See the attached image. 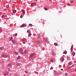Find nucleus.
<instances>
[{
    "mask_svg": "<svg viewBox=\"0 0 76 76\" xmlns=\"http://www.w3.org/2000/svg\"><path fill=\"white\" fill-rule=\"evenodd\" d=\"M8 66H9L10 67H11V66H12V64H8Z\"/></svg>",
    "mask_w": 76,
    "mask_h": 76,
    "instance_id": "17",
    "label": "nucleus"
},
{
    "mask_svg": "<svg viewBox=\"0 0 76 76\" xmlns=\"http://www.w3.org/2000/svg\"><path fill=\"white\" fill-rule=\"evenodd\" d=\"M6 7L7 9H9V5H7L6 6Z\"/></svg>",
    "mask_w": 76,
    "mask_h": 76,
    "instance_id": "11",
    "label": "nucleus"
},
{
    "mask_svg": "<svg viewBox=\"0 0 76 76\" xmlns=\"http://www.w3.org/2000/svg\"><path fill=\"white\" fill-rule=\"evenodd\" d=\"M23 17V16H22V15H21L20 16V18H22Z\"/></svg>",
    "mask_w": 76,
    "mask_h": 76,
    "instance_id": "29",
    "label": "nucleus"
},
{
    "mask_svg": "<svg viewBox=\"0 0 76 76\" xmlns=\"http://www.w3.org/2000/svg\"><path fill=\"white\" fill-rule=\"evenodd\" d=\"M75 72H76V69L75 70Z\"/></svg>",
    "mask_w": 76,
    "mask_h": 76,
    "instance_id": "51",
    "label": "nucleus"
},
{
    "mask_svg": "<svg viewBox=\"0 0 76 76\" xmlns=\"http://www.w3.org/2000/svg\"><path fill=\"white\" fill-rule=\"evenodd\" d=\"M25 39L26 40V39H25Z\"/></svg>",
    "mask_w": 76,
    "mask_h": 76,
    "instance_id": "52",
    "label": "nucleus"
},
{
    "mask_svg": "<svg viewBox=\"0 0 76 76\" xmlns=\"http://www.w3.org/2000/svg\"><path fill=\"white\" fill-rule=\"evenodd\" d=\"M4 23H6V21H5Z\"/></svg>",
    "mask_w": 76,
    "mask_h": 76,
    "instance_id": "50",
    "label": "nucleus"
},
{
    "mask_svg": "<svg viewBox=\"0 0 76 76\" xmlns=\"http://www.w3.org/2000/svg\"><path fill=\"white\" fill-rule=\"evenodd\" d=\"M16 10H14V11H13V13H16Z\"/></svg>",
    "mask_w": 76,
    "mask_h": 76,
    "instance_id": "20",
    "label": "nucleus"
},
{
    "mask_svg": "<svg viewBox=\"0 0 76 76\" xmlns=\"http://www.w3.org/2000/svg\"><path fill=\"white\" fill-rule=\"evenodd\" d=\"M46 38H44V40L43 39V40H44V41H46Z\"/></svg>",
    "mask_w": 76,
    "mask_h": 76,
    "instance_id": "36",
    "label": "nucleus"
},
{
    "mask_svg": "<svg viewBox=\"0 0 76 76\" xmlns=\"http://www.w3.org/2000/svg\"><path fill=\"white\" fill-rule=\"evenodd\" d=\"M50 61L51 62H54V59H51L50 60Z\"/></svg>",
    "mask_w": 76,
    "mask_h": 76,
    "instance_id": "19",
    "label": "nucleus"
},
{
    "mask_svg": "<svg viewBox=\"0 0 76 76\" xmlns=\"http://www.w3.org/2000/svg\"><path fill=\"white\" fill-rule=\"evenodd\" d=\"M31 35L30 34V33H29L28 34V37H31Z\"/></svg>",
    "mask_w": 76,
    "mask_h": 76,
    "instance_id": "27",
    "label": "nucleus"
},
{
    "mask_svg": "<svg viewBox=\"0 0 76 76\" xmlns=\"http://www.w3.org/2000/svg\"><path fill=\"white\" fill-rule=\"evenodd\" d=\"M27 32H28H28H29V31H28V30H27Z\"/></svg>",
    "mask_w": 76,
    "mask_h": 76,
    "instance_id": "45",
    "label": "nucleus"
},
{
    "mask_svg": "<svg viewBox=\"0 0 76 76\" xmlns=\"http://www.w3.org/2000/svg\"><path fill=\"white\" fill-rule=\"evenodd\" d=\"M15 53L16 54H18V53L17 52H15Z\"/></svg>",
    "mask_w": 76,
    "mask_h": 76,
    "instance_id": "38",
    "label": "nucleus"
},
{
    "mask_svg": "<svg viewBox=\"0 0 76 76\" xmlns=\"http://www.w3.org/2000/svg\"><path fill=\"white\" fill-rule=\"evenodd\" d=\"M55 53H54V52H53V53H52V54L53 55V56H54V55H55Z\"/></svg>",
    "mask_w": 76,
    "mask_h": 76,
    "instance_id": "24",
    "label": "nucleus"
},
{
    "mask_svg": "<svg viewBox=\"0 0 76 76\" xmlns=\"http://www.w3.org/2000/svg\"><path fill=\"white\" fill-rule=\"evenodd\" d=\"M65 75H67V73H66L65 74Z\"/></svg>",
    "mask_w": 76,
    "mask_h": 76,
    "instance_id": "40",
    "label": "nucleus"
},
{
    "mask_svg": "<svg viewBox=\"0 0 76 76\" xmlns=\"http://www.w3.org/2000/svg\"><path fill=\"white\" fill-rule=\"evenodd\" d=\"M2 32V30L1 29H0V32Z\"/></svg>",
    "mask_w": 76,
    "mask_h": 76,
    "instance_id": "30",
    "label": "nucleus"
},
{
    "mask_svg": "<svg viewBox=\"0 0 76 76\" xmlns=\"http://www.w3.org/2000/svg\"><path fill=\"white\" fill-rule=\"evenodd\" d=\"M34 56V53H32V54H30V58H32V57H33Z\"/></svg>",
    "mask_w": 76,
    "mask_h": 76,
    "instance_id": "7",
    "label": "nucleus"
},
{
    "mask_svg": "<svg viewBox=\"0 0 76 76\" xmlns=\"http://www.w3.org/2000/svg\"><path fill=\"white\" fill-rule=\"evenodd\" d=\"M66 53L65 52H64L63 54H66Z\"/></svg>",
    "mask_w": 76,
    "mask_h": 76,
    "instance_id": "32",
    "label": "nucleus"
},
{
    "mask_svg": "<svg viewBox=\"0 0 76 76\" xmlns=\"http://www.w3.org/2000/svg\"><path fill=\"white\" fill-rule=\"evenodd\" d=\"M73 45L72 46L71 48V51H73Z\"/></svg>",
    "mask_w": 76,
    "mask_h": 76,
    "instance_id": "6",
    "label": "nucleus"
},
{
    "mask_svg": "<svg viewBox=\"0 0 76 76\" xmlns=\"http://www.w3.org/2000/svg\"><path fill=\"white\" fill-rule=\"evenodd\" d=\"M56 69H57V67L56 68Z\"/></svg>",
    "mask_w": 76,
    "mask_h": 76,
    "instance_id": "53",
    "label": "nucleus"
},
{
    "mask_svg": "<svg viewBox=\"0 0 76 76\" xmlns=\"http://www.w3.org/2000/svg\"><path fill=\"white\" fill-rule=\"evenodd\" d=\"M60 60V61H61V62H63L64 60V57H61Z\"/></svg>",
    "mask_w": 76,
    "mask_h": 76,
    "instance_id": "1",
    "label": "nucleus"
},
{
    "mask_svg": "<svg viewBox=\"0 0 76 76\" xmlns=\"http://www.w3.org/2000/svg\"><path fill=\"white\" fill-rule=\"evenodd\" d=\"M72 55L73 56H75V53H72Z\"/></svg>",
    "mask_w": 76,
    "mask_h": 76,
    "instance_id": "22",
    "label": "nucleus"
},
{
    "mask_svg": "<svg viewBox=\"0 0 76 76\" xmlns=\"http://www.w3.org/2000/svg\"><path fill=\"white\" fill-rule=\"evenodd\" d=\"M4 17H7V15H5V16H4Z\"/></svg>",
    "mask_w": 76,
    "mask_h": 76,
    "instance_id": "42",
    "label": "nucleus"
},
{
    "mask_svg": "<svg viewBox=\"0 0 76 76\" xmlns=\"http://www.w3.org/2000/svg\"><path fill=\"white\" fill-rule=\"evenodd\" d=\"M9 74V72H7L6 73H5L4 74V76H6V75H8V74Z\"/></svg>",
    "mask_w": 76,
    "mask_h": 76,
    "instance_id": "10",
    "label": "nucleus"
},
{
    "mask_svg": "<svg viewBox=\"0 0 76 76\" xmlns=\"http://www.w3.org/2000/svg\"><path fill=\"white\" fill-rule=\"evenodd\" d=\"M8 70L10 72V69H8Z\"/></svg>",
    "mask_w": 76,
    "mask_h": 76,
    "instance_id": "48",
    "label": "nucleus"
},
{
    "mask_svg": "<svg viewBox=\"0 0 76 76\" xmlns=\"http://www.w3.org/2000/svg\"><path fill=\"white\" fill-rule=\"evenodd\" d=\"M37 44L38 45H40L41 44V42H40V41L39 40L37 42Z\"/></svg>",
    "mask_w": 76,
    "mask_h": 76,
    "instance_id": "8",
    "label": "nucleus"
},
{
    "mask_svg": "<svg viewBox=\"0 0 76 76\" xmlns=\"http://www.w3.org/2000/svg\"><path fill=\"white\" fill-rule=\"evenodd\" d=\"M44 9H45V10H47V8H46L45 7L44 8Z\"/></svg>",
    "mask_w": 76,
    "mask_h": 76,
    "instance_id": "34",
    "label": "nucleus"
},
{
    "mask_svg": "<svg viewBox=\"0 0 76 76\" xmlns=\"http://www.w3.org/2000/svg\"><path fill=\"white\" fill-rule=\"evenodd\" d=\"M22 41H25V39H23L22 40Z\"/></svg>",
    "mask_w": 76,
    "mask_h": 76,
    "instance_id": "39",
    "label": "nucleus"
},
{
    "mask_svg": "<svg viewBox=\"0 0 76 76\" xmlns=\"http://www.w3.org/2000/svg\"><path fill=\"white\" fill-rule=\"evenodd\" d=\"M74 65H73L71 66L70 67L72 68V67H74Z\"/></svg>",
    "mask_w": 76,
    "mask_h": 76,
    "instance_id": "37",
    "label": "nucleus"
},
{
    "mask_svg": "<svg viewBox=\"0 0 76 76\" xmlns=\"http://www.w3.org/2000/svg\"><path fill=\"white\" fill-rule=\"evenodd\" d=\"M12 15H13V14H12Z\"/></svg>",
    "mask_w": 76,
    "mask_h": 76,
    "instance_id": "54",
    "label": "nucleus"
},
{
    "mask_svg": "<svg viewBox=\"0 0 76 76\" xmlns=\"http://www.w3.org/2000/svg\"><path fill=\"white\" fill-rule=\"evenodd\" d=\"M72 63L71 62H70L69 63V65L70 66L72 65Z\"/></svg>",
    "mask_w": 76,
    "mask_h": 76,
    "instance_id": "23",
    "label": "nucleus"
},
{
    "mask_svg": "<svg viewBox=\"0 0 76 76\" xmlns=\"http://www.w3.org/2000/svg\"><path fill=\"white\" fill-rule=\"evenodd\" d=\"M4 56H5V55L4 54L2 55H1V57H4Z\"/></svg>",
    "mask_w": 76,
    "mask_h": 76,
    "instance_id": "26",
    "label": "nucleus"
},
{
    "mask_svg": "<svg viewBox=\"0 0 76 76\" xmlns=\"http://www.w3.org/2000/svg\"><path fill=\"white\" fill-rule=\"evenodd\" d=\"M20 56H18L17 58V60H19V59H20Z\"/></svg>",
    "mask_w": 76,
    "mask_h": 76,
    "instance_id": "14",
    "label": "nucleus"
},
{
    "mask_svg": "<svg viewBox=\"0 0 76 76\" xmlns=\"http://www.w3.org/2000/svg\"><path fill=\"white\" fill-rule=\"evenodd\" d=\"M16 66H20V63H17L16 64Z\"/></svg>",
    "mask_w": 76,
    "mask_h": 76,
    "instance_id": "9",
    "label": "nucleus"
},
{
    "mask_svg": "<svg viewBox=\"0 0 76 76\" xmlns=\"http://www.w3.org/2000/svg\"><path fill=\"white\" fill-rule=\"evenodd\" d=\"M61 70L63 71V69H61Z\"/></svg>",
    "mask_w": 76,
    "mask_h": 76,
    "instance_id": "47",
    "label": "nucleus"
},
{
    "mask_svg": "<svg viewBox=\"0 0 76 76\" xmlns=\"http://www.w3.org/2000/svg\"><path fill=\"white\" fill-rule=\"evenodd\" d=\"M53 75L54 76H56V75H57L58 74H57V72H56V71H54L53 72Z\"/></svg>",
    "mask_w": 76,
    "mask_h": 76,
    "instance_id": "3",
    "label": "nucleus"
},
{
    "mask_svg": "<svg viewBox=\"0 0 76 76\" xmlns=\"http://www.w3.org/2000/svg\"><path fill=\"white\" fill-rule=\"evenodd\" d=\"M24 24H25L24 23H23L22 25L20 26V27L21 28H22V27H24Z\"/></svg>",
    "mask_w": 76,
    "mask_h": 76,
    "instance_id": "12",
    "label": "nucleus"
},
{
    "mask_svg": "<svg viewBox=\"0 0 76 76\" xmlns=\"http://www.w3.org/2000/svg\"><path fill=\"white\" fill-rule=\"evenodd\" d=\"M48 39L47 38H46V41H48Z\"/></svg>",
    "mask_w": 76,
    "mask_h": 76,
    "instance_id": "31",
    "label": "nucleus"
},
{
    "mask_svg": "<svg viewBox=\"0 0 76 76\" xmlns=\"http://www.w3.org/2000/svg\"><path fill=\"white\" fill-rule=\"evenodd\" d=\"M4 16H5V15H3V17H5Z\"/></svg>",
    "mask_w": 76,
    "mask_h": 76,
    "instance_id": "49",
    "label": "nucleus"
},
{
    "mask_svg": "<svg viewBox=\"0 0 76 76\" xmlns=\"http://www.w3.org/2000/svg\"><path fill=\"white\" fill-rule=\"evenodd\" d=\"M12 41L13 43H15V42H16V41H15V40H12Z\"/></svg>",
    "mask_w": 76,
    "mask_h": 76,
    "instance_id": "13",
    "label": "nucleus"
},
{
    "mask_svg": "<svg viewBox=\"0 0 76 76\" xmlns=\"http://www.w3.org/2000/svg\"><path fill=\"white\" fill-rule=\"evenodd\" d=\"M68 6H70V4H68Z\"/></svg>",
    "mask_w": 76,
    "mask_h": 76,
    "instance_id": "44",
    "label": "nucleus"
},
{
    "mask_svg": "<svg viewBox=\"0 0 76 76\" xmlns=\"http://www.w3.org/2000/svg\"><path fill=\"white\" fill-rule=\"evenodd\" d=\"M3 47H0L1 50H3Z\"/></svg>",
    "mask_w": 76,
    "mask_h": 76,
    "instance_id": "15",
    "label": "nucleus"
},
{
    "mask_svg": "<svg viewBox=\"0 0 76 76\" xmlns=\"http://www.w3.org/2000/svg\"><path fill=\"white\" fill-rule=\"evenodd\" d=\"M71 67L70 66V67H69V69H71Z\"/></svg>",
    "mask_w": 76,
    "mask_h": 76,
    "instance_id": "46",
    "label": "nucleus"
},
{
    "mask_svg": "<svg viewBox=\"0 0 76 76\" xmlns=\"http://www.w3.org/2000/svg\"><path fill=\"white\" fill-rule=\"evenodd\" d=\"M29 25L30 26H32V24H29Z\"/></svg>",
    "mask_w": 76,
    "mask_h": 76,
    "instance_id": "28",
    "label": "nucleus"
},
{
    "mask_svg": "<svg viewBox=\"0 0 76 76\" xmlns=\"http://www.w3.org/2000/svg\"><path fill=\"white\" fill-rule=\"evenodd\" d=\"M54 45H55V46H57V45H58V44L56 43H55L54 44Z\"/></svg>",
    "mask_w": 76,
    "mask_h": 76,
    "instance_id": "16",
    "label": "nucleus"
},
{
    "mask_svg": "<svg viewBox=\"0 0 76 76\" xmlns=\"http://www.w3.org/2000/svg\"><path fill=\"white\" fill-rule=\"evenodd\" d=\"M25 72L26 73H28V71H25Z\"/></svg>",
    "mask_w": 76,
    "mask_h": 76,
    "instance_id": "33",
    "label": "nucleus"
},
{
    "mask_svg": "<svg viewBox=\"0 0 76 76\" xmlns=\"http://www.w3.org/2000/svg\"><path fill=\"white\" fill-rule=\"evenodd\" d=\"M19 51L21 54H23V49L22 48H20L19 50Z\"/></svg>",
    "mask_w": 76,
    "mask_h": 76,
    "instance_id": "2",
    "label": "nucleus"
},
{
    "mask_svg": "<svg viewBox=\"0 0 76 76\" xmlns=\"http://www.w3.org/2000/svg\"><path fill=\"white\" fill-rule=\"evenodd\" d=\"M9 57V55H5L4 58H6V57Z\"/></svg>",
    "mask_w": 76,
    "mask_h": 76,
    "instance_id": "18",
    "label": "nucleus"
},
{
    "mask_svg": "<svg viewBox=\"0 0 76 76\" xmlns=\"http://www.w3.org/2000/svg\"><path fill=\"white\" fill-rule=\"evenodd\" d=\"M39 38H40V37H37V38L38 39H39Z\"/></svg>",
    "mask_w": 76,
    "mask_h": 76,
    "instance_id": "43",
    "label": "nucleus"
},
{
    "mask_svg": "<svg viewBox=\"0 0 76 76\" xmlns=\"http://www.w3.org/2000/svg\"><path fill=\"white\" fill-rule=\"evenodd\" d=\"M35 4H36V3H32L31 4V6L33 7L34 6V5H35Z\"/></svg>",
    "mask_w": 76,
    "mask_h": 76,
    "instance_id": "4",
    "label": "nucleus"
},
{
    "mask_svg": "<svg viewBox=\"0 0 76 76\" xmlns=\"http://www.w3.org/2000/svg\"><path fill=\"white\" fill-rule=\"evenodd\" d=\"M28 51L27 50H25L24 51V53L25 54H26V53H28Z\"/></svg>",
    "mask_w": 76,
    "mask_h": 76,
    "instance_id": "21",
    "label": "nucleus"
},
{
    "mask_svg": "<svg viewBox=\"0 0 76 76\" xmlns=\"http://www.w3.org/2000/svg\"><path fill=\"white\" fill-rule=\"evenodd\" d=\"M17 35H18V34H17V33L15 34V37H16V36H17Z\"/></svg>",
    "mask_w": 76,
    "mask_h": 76,
    "instance_id": "35",
    "label": "nucleus"
},
{
    "mask_svg": "<svg viewBox=\"0 0 76 76\" xmlns=\"http://www.w3.org/2000/svg\"><path fill=\"white\" fill-rule=\"evenodd\" d=\"M21 12H23V15H25V11L24 10H21Z\"/></svg>",
    "mask_w": 76,
    "mask_h": 76,
    "instance_id": "5",
    "label": "nucleus"
},
{
    "mask_svg": "<svg viewBox=\"0 0 76 76\" xmlns=\"http://www.w3.org/2000/svg\"><path fill=\"white\" fill-rule=\"evenodd\" d=\"M13 39V37H11V38L10 39V41H12V39Z\"/></svg>",
    "mask_w": 76,
    "mask_h": 76,
    "instance_id": "25",
    "label": "nucleus"
},
{
    "mask_svg": "<svg viewBox=\"0 0 76 76\" xmlns=\"http://www.w3.org/2000/svg\"><path fill=\"white\" fill-rule=\"evenodd\" d=\"M73 3V1H71V3Z\"/></svg>",
    "mask_w": 76,
    "mask_h": 76,
    "instance_id": "41",
    "label": "nucleus"
}]
</instances>
